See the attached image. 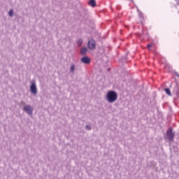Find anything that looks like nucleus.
Here are the masks:
<instances>
[{
    "label": "nucleus",
    "instance_id": "a211bd4d",
    "mask_svg": "<svg viewBox=\"0 0 179 179\" xmlns=\"http://www.w3.org/2000/svg\"><path fill=\"white\" fill-rule=\"evenodd\" d=\"M26 103H24V101H21L20 102V105L21 106H25Z\"/></svg>",
    "mask_w": 179,
    "mask_h": 179
},
{
    "label": "nucleus",
    "instance_id": "2eb2a0df",
    "mask_svg": "<svg viewBox=\"0 0 179 179\" xmlns=\"http://www.w3.org/2000/svg\"><path fill=\"white\" fill-rule=\"evenodd\" d=\"M85 129L88 130V131H92V126L87 124L85 127Z\"/></svg>",
    "mask_w": 179,
    "mask_h": 179
},
{
    "label": "nucleus",
    "instance_id": "0eeeda50",
    "mask_svg": "<svg viewBox=\"0 0 179 179\" xmlns=\"http://www.w3.org/2000/svg\"><path fill=\"white\" fill-rule=\"evenodd\" d=\"M173 93L179 97V84L176 83V86L173 88Z\"/></svg>",
    "mask_w": 179,
    "mask_h": 179
},
{
    "label": "nucleus",
    "instance_id": "1a4fd4ad",
    "mask_svg": "<svg viewBox=\"0 0 179 179\" xmlns=\"http://www.w3.org/2000/svg\"><path fill=\"white\" fill-rule=\"evenodd\" d=\"M89 5H90V6L94 8L96 6V0H90Z\"/></svg>",
    "mask_w": 179,
    "mask_h": 179
},
{
    "label": "nucleus",
    "instance_id": "20e7f679",
    "mask_svg": "<svg viewBox=\"0 0 179 179\" xmlns=\"http://www.w3.org/2000/svg\"><path fill=\"white\" fill-rule=\"evenodd\" d=\"M88 48L90 50H94L96 48V41L94 39H91L87 43Z\"/></svg>",
    "mask_w": 179,
    "mask_h": 179
},
{
    "label": "nucleus",
    "instance_id": "f03ea898",
    "mask_svg": "<svg viewBox=\"0 0 179 179\" xmlns=\"http://www.w3.org/2000/svg\"><path fill=\"white\" fill-rule=\"evenodd\" d=\"M30 92L34 95H37V85H36V82H33L30 85Z\"/></svg>",
    "mask_w": 179,
    "mask_h": 179
},
{
    "label": "nucleus",
    "instance_id": "6ab92c4d",
    "mask_svg": "<svg viewBox=\"0 0 179 179\" xmlns=\"http://www.w3.org/2000/svg\"><path fill=\"white\" fill-rule=\"evenodd\" d=\"M142 36V34H138V35H137V37H141Z\"/></svg>",
    "mask_w": 179,
    "mask_h": 179
},
{
    "label": "nucleus",
    "instance_id": "f8f14e48",
    "mask_svg": "<svg viewBox=\"0 0 179 179\" xmlns=\"http://www.w3.org/2000/svg\"><path fill=\"white\" fill-rule=\"evenodd\" d=\"M165 92H166V94H168V96H171V91H170V90L169 88H166Z\"/></svg>",
    "mask_w": 179,
    "mask_h": 179
},
{
    "label": "nucleus",
    "instance_id": "4468645a",
    "mask_svg": "<svg viewBox=\"0 0 179 179\" xmlns=\"http://www.w3.org/2000/svg\"><path fill=\"white\" fill-rule=\"evenodd\" d=\"M8 16H10V17H12L13 16V10H10L9 13H8Z\"/></svg>",
    "mask_w": 179,
    "mask_h": 179
},
{
    "label": "nucleus",
    "instance_id": "dca6fc26",
    "mask_svg": "<svg viewBox=\"0 0 179 179\" xmlns=\"http://www.w3.org/2000/svg\"><path fill=\"white\" fill-rule=\"evenodd\" d=\"M151 47H152V44L147 45V48H148V50H150L149 48H151Z\"/></svg>",
    "mask_w": 179,
    "mask_h": 179
},
{
    "label": "nucleus",
    "instance_id": "f257e3e1",
    "mask_svg": "<svg viewBox=\"0 0 179 179\" xmlns=\"http://www.w3.org/2000/svg\"><path fill=\"white\" fill-rule=\"evenodd\" d=\"M118 99V94L115 91L110 90L106 94V100L108 103H115Z\"/></svg>",
    "mask_w": 179,
    "mask_h": 179
},
{
    "label": "nucleus",
    "instance_id": "412c9836",
    "mask_svg": "<svg viewBox=\"0 0 179 179\" xmlns=\"http://www.w3.org/2000/svg\"><path fill=\"white\" fill-rule=\"evenodd\" d=\"M178 3V5H179V3Z\"/></svg>",
    "mask_w": 179,
    "mask_h": 179
},
{
    "label": "nucleus",
    "instance_id": "9d476101",
    "mask_svg": "<svg viewBox=\"0 0 179 179\" xmlns=\"http://www.w3.org/2000/svg\"><path fill=\"white\" fill-rule=\"evenodd\" d=\"M82 44H83V39L79 38V39L77 41V45H78V47H81V46H82Z\"/></svg>",
    "mask_w": 179,
    "mask_h": 179
},
{
    "label": "nucleus",
    "instance_id": "7ed1b4c3",
    "mask_svg": "<svg viewBox=\"0 0 179 179\" xmlns=\"http://www.w3.org/2000/svg\"><path fill=\"white\" fill-rule=\"evenodd\" d=\"M23 110L27 113L29 115H31L33 114V107H31L30 105H27L24 107Z\"/></svg>",
    "mask_w": 179,
    "mask_h": 179
},
{
    "label": "nucleus",
    "instance_id": "f3484780",
    "mask_svg": "<svg viewBox=\"0 0 179 179\" xmlns=\"http://www.w3.org/2000/svg\"><path fill=\"white\" fill-rule=\"evenodd\" d=\"M123 59L127 62L128 61V57L127 56H125L124 57H123Z\"/></svg>",
    "mask_w": 179,
    "mask_h": 179
},
{
    "label": "nucleus",
    "instance_id": "39448f33",
    "mask_svg": "<svg viewBox=\"0 0 179 179\" xmlns=\"http://www.w3.org/2000/svg\"><path fill=\"white\" fill-rule=\"evenodd\" d=\"M166 135L169 140L173 141L174 139V133H173V129L169 128L166 131Z\"/></svg>",
    "mask_w": 179,
    "mask_h": 179
},
{
    "label": "nucleus",
    "instance_id": "aec40b11",
    "mask_svg": "<svg viewBox=\"0 0 179 179\" xmlns=\"http://www.w3.org/2000/svg\"><path fill=\"white\" fill-rule=\"evenodd\" d=\"M176 76H178V78H179V74H178V73H176Z\"/></svg>",
    "mask_w": 179,
    "mask_h": 179
},
{
    "label": "nucleus",
    "instance_id": "423d86ee",
    "mask_svg": "<svg viewBox=\"0 0 179 179\" xmlns=\"http://www.w3.org/2000/svg\"><path fill=\"white\" fill-rule=\"evenodd\" d=\"M91 61L92 60L87 56H84L80 59V62H82V64H85L86 65H89Z\"/></svg>",
    "mask_w": 179,
    "mask_h": 179
},
{
    "label": "nucleus",
    "instance_id": "ddd939ff",
    "mask_svg": "<svg viewBox=\"0 0 179 179\" xmlns=\"http://www.w3.org/2000/svg\"><path fill=\"white\" fill-rule=\"evenodd\" d=\"M137 12L138 13L139 17H141V19H143V13H142L141 10H139V9H137Z\"/></svg>",
    "mask_w": 179,
    "mask_h": 179
},
{
    "label": "nucleus",
    "instance_id": "9b49d317",
    "mask_svg": "<svg viewBox=\"0 0 179 179\" xmlns=\"http://www.w3.org/2000/svg\"><path fill=\"white\" fill-rule=\"evenodd\" d=\"M71 73H73L75 72V64H72L70 67Z\"/></svg>",
    "mask_w": 179,
    "mask_h": 179
},
{
    "label": "nucleus",
    "instance_id": "6e6552de",
    "mask_svg": "<svg viewBox=\"0 0 179 179\" xmlns=\"http://www.w3.org/2000/svg\"><path fill=\"white\" fill-rule=\"evenodd\" d=\"M80 54L81 55H86V54H87V48L84 47V48H81Z\"/></svg>",
    "mask_w": 179,
    "mask_h": 179
}]
</instances>
